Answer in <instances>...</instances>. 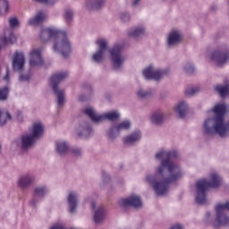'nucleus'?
<instances>
[{
  "label": "nucleus",
  "mask_w": 229,
  "mask_h": 229,
  "mask_svg": "<svg viewBox=\"0 0 229 229\" xmlns=\"http://www.w3.org/2000/svg\"><path fill=\"white\" fill-rule=\"evenodd\" d=\"M178 152L176 150L172 151H160L156 154V158L160 160L164 158L161 165L157 169V174L155 175L147 176V182L152 185L155 192L158 196H164L167 192L169 184L172 182H176L179 178H182V170L180 165L171 160V158H176Z\"/></svg>",
  "instance_id": "obj_1"
},
{
  "label": "nucleus",
  "mask_w": 229,
  "mask_h": 229,
  "mask_svg": "<svg viewBox=\"0 0 229 229\" xmlns=\"http://www.w3.org/2000/svg\"><path fill=\"white\" fill-rule=\"evenodd\" d=\"M39 38L42 42L52 40L55 43L54 51H58L64 58H67L72 53L71 42L67 38V33L64 30H43L39 34Z\"/></svg>",
  "instance_id": "obj_2"
},
{
  "label": "nucleus",
  "mask_w": 229,
  "mask_h": 229,
  "mask_svg": "<svg viewBox=\"0 0 229 229\" xmlns=\"http://www.w3.org/2000/svg\"><path fill=\"white\" fill-rule=\"evenodd\" d=\"M221 183H223V179H221V176L216 173L210 174L209 182H208L207 179L198 181L196 182V203H198V205H205V203H207V191H208V189H217V187H221Z\"/></svg>",
  "instance_id": "obj_3"
},
{
  "label": "nucleus",
  "mask_w": 229,
  "mask_h": 229,
  "mask_svg": "<svg viewBox=\"0 0 229 229\" xmlns=\"http://www.w3.org/2000/svg\"><path fill=\"white\" fill-rule=\"evenodd\" d=\"M68 77L69 72H63L57 74H53L50 78V83H52L54 94L57 96L58 106H64V103L65 102V92L62 89H58V85H60V81H64V80Z\"/></svg>",
  "instance_id": "obj_4"
},
{
  "label": "nucleus",
  "mask_w": 229,
  "mask_h": 229,
  "mask_svg": "<svg viewBox=\"0 0 229 229\" xmlns=\"http://www.w3.org/2000/svg\"><path fill=\"white\" fill-rule=\"evenodd\" d=\"M13 71H18L20 73V81H30V74L22 73V69L24 68V64L26 63V58H24V54L22 52L16 51L13 55Z\"/></svg>",
  "instance_id": "obj_5"
},
{
  "label": "nucleus",
  "mask_w": 229,
  "mask_h": 229,
  "mask_svg": "<svg viewBox=\"0 0 229 229\" xmlns=\"http://www.w3.org/2000/svg\"><path fill=\"white\" fill-rule=\"evenodd\" d=\"M84 114H87L93 123H101V121H105V119H107V121H115V119H119V113L115 111L106 113L104 114H97L92 107H88L84 110Z\"/></svg>",
  "instance_id": "obj_6"
},
{
  "label": "nucleus",
  "mask_w": 229,
  "mask_h": 229,
  "mask_svg": "<svg viewBox=\"0 0 229 229\" xmlns=\"http://www.w3.org/2000/svg\"><path fill=\"white\" fill-rule=\"evenodd\" d=\"M225 210H229V201L225 204H217L216 206V217L214 222L215 228H220V226H225L228 225L229 218L225 213Z\"/></svg>",
  "instance_id": "obj_7"
},
{
  "label": "nucleus",
  "mask_w": 229,
  "mask_h": 229,
  "mask_svg": "<svg viewBox=\"0 0 229 229\" xmlns=\"http://www.w3.org/2000/svg\"><path fill=\"white\" fill-rule=\"evenodd\" d=\"M124 46L121 44L114 45L112 49H110L111 60L113 62V67L115 69H120L121 65L124 63V56H123V49Z\"/></svg>",
  "instance_id": "obj_8"
},
{
  "label": "nucleus",
  "mask_w": 229,
  "mask_h": 229,
  "mask_svg": "<svg viewBox=\"0 0 229 229\" xmlns=\"http://www.w3.org/2000/svg\"><path fill=\"white\" fill-rule=\"evenodd\" d=\"M118 204L122 208H128V207H133V208H142V199L140 197L131 195L128 199H122L118 201Z\"/></svg>",
  "instance_id": "obj_9"
},
{
  "label": "nucleus",
  "mask_w": 229,
  "mask_h": 229,
  "mask_svg": "<svg viewBox=\"0 0 229 229\" xmlns=\"http://www.w3.org/2000/svg\"><path fill=\"white\" fill-rule=\"evenodd\" d=\"M44 135V124L41 122L34 123L32 126V132L30 135V148L35 146V143L40 137Z\"/></svg>",
  "instance_id": "obj_10"
},
{
  "label": "nucleus",
  "mask_w": 229,
  "mask_h": 229,
  "mask_svg": "<svg viewBox=\"0 0 229 229\" xmlns=\"http://www.w3.org/2000/svg\"><path fill=\"white\" fill-rule=\"evenodd\" d=\"M96 44L99 46V50L93 55L92 58L97 64H101L105 60V51L108 49V42L106 39H98Z\"/></svg>",
  "instance_id": "obj_11"
},
{
  "label": "nucleus",
  "mask_w": 229,
  "mask_h": 229,
  "mask_svg": "<svg viewBox=\"0 0 229 229\" xmlns=\"http://www.w3.org/2000/svg\"><path fill=\"white\" fill-rule=\"evenodd\" d=\"M17 42V36L13 33V30H5L2 36H0V50L6 47V46H12Z\"/></svg>",
  "instance_id": "obj_12"
},
{
  "label": "nucleus",
  "mask_w": 229,
  "mask_h": 229,
  "mask_svg": "<svg viewBox=\"0 0 229 229\" xmlns=\"http://www.w3.org/2000/svg\"><path fill=\"white\" fill-rule=\"evenodd\" d=\"M30 56V67H40V65H44V58L42 57V50L40 48L33 49Z\"/></svg>",
  "instance_id": "obj_13"
},
{
  "label": "nucleus",
  "mask_w": 229,
  "mask_h": 229,
  "mask_svg": "<svg viewBox=\"0 0 229 229\" xmlns=\"http://www.w3.org/2000/svg\"><path fill=\"white\" fill-rule=\"evenodd\" d=\"M165 74H167V71H155L153 66H148L143 71V76L146 80H156V81Z\"/></svg>",
  "instance_id": "obj_14"
},
{
  "label": "nucleus",
  "mask_w": 229,
  "mask_h": 229,
  "mask_svg": "<svg viewBox=\"0 0 229 229\" xmlns=\"http://www.w3.org/2000/svg\"><path fill=\"white\" fill-rule=\"evenodd\" d=\"M131 126V123H130V121L122 122L116 127H113L109 130V131H108L109 139L114 140V139H115V136L119 135V133L122 131V130H130Z\"/></svg>",
  "instance_id": "obj_15"
},
{
  "label": "nucleus",
  "mask_w": 229,
  "mask_h": 229,
  "mask_svg": "<svg viewBox=\"0 0 229 229\" xmlns=\"http://www.w3.org/2000/svg\"><path fill=\"white\" fill-rule=\"evenodd\" d=\"M211 60H214L217 64L218 67H221V65H224V64H226V62H228L229 51H215L211 55Z\"/></svg>",
  "instance_id": "obj_16"
},
{
  "label": "nucleus",
  "mask_w": 229,
  "mask_h": 229,
  "mask_svg": "<svg viewBox=\"0 0 229 229\" xmlns=\"http://www.w3.org/2000/svg\"><path fill=\"white\" fill-rule=\"evenodd\" d=\"M183 40V37L180 35L178 32H171L167 38V44L169 47H173V46H176V44H180Z\"/></svg>",
  "instance_id": "obj_17"
},
{
  "label": "nucleus",
  "mask_w": 229,
  "mask_h": 229,
  "mask_svg": "<svg viewBox=\"0 0 229 229\" xmlns=\"http://www.w3.org/2000/svg\"><path fill=\"white\" fill-rule=\"evenodd\" d=\"M11 8L10 0H0V17H6Z\"/></svg>",
  "instance_id": "obj_18"
},
{
  "label": "nucleus",
  "mask_w": 229,
  "mask_h": 229,
  "mask_svg": "<svg viewBox=\"0 0 229 229\" xmlns=\"http://www.w3.org/2000/svg\"><path fill=\"white\" fill-rule=\"evenodd\" d=\"M174 110L177 114H179V117H181V119H183V117H185V114H187V110H189V106H187V103L185 102H181L174 108Z\"/></svg>",
  "instance_id": "obj_19"
},
{
  "label": "nucleus",
  "mask_w": 229,
  "mask_h": 229,
  "mask_svg": "<svg viewBox=\"0 0 229 229\" xmlns=\"http://www.w3.org/2000/svg\"><path fill=\"white\" fill-rule=\"evenodd\" d=\"M140 131H137L132 132L130 136L124 138V144H133V142H137V140H140Z\"/></svg>",
  "instance_id": "obj_20"
},
{
  "label": "nucleus",
  "mask_w": 229,
  "mask_h": 229,
  "mask_svg": "<svg viewBox=\"0 0 229 229\" xmlns=\"http://www.w3.org/2000/svg\"><path fill=\"white\" fill-rule=\"evenodd\" d=\"M21 151H26L30 148V134L21 136L20 142L17 143Z\"/></svg>",
  "instance_id": "obj_21"
},
{
  "label": "nucleus",
  "mask_w": 229,
  "mask_h": 229,
  "mask_svg": "<svg viewBox=\"0 0 229 229\" xmlns=\"http://www.w3.org/2000/svg\"><path fill=\"white\" fill-rule=\"evenodd\" d=\"M76 198L77 196L74 192H71L68 196V203L70 205L71 214H73V212L76 210V207H77Z\"/></svg>",
  "instance_id": "obj_22"
},
{
  "label": "nucleus",
  "mask_w": 229,
  "mask_h": 229,
  "mask_svg": "<svg viewBox=\"0 0 229 229\" xmlns=\"http://www.w3.org/2000/svg\"><path fill=\"white\" fill-rule=\"evenodd\" d=\"M56 149L58 154L63 157V155H65L67 151H69V145L64 141L57 142L56 144Z\"/></svg>",
  "instance_id": "obj_23"
},
{
  "label": "nucleus",
  "mask_w": 229,
  "mask_h": 229,
  "mask_svg": "<svg viewBox=\"0 0 229 229\" xmlns=\"http://www.w3.org/2000/svg\"><path fill=\"white\" fill-rule=\"evenodd\" d=\"M46 13L42 11L38 12V14L30 21V24H40L46 21Z\"/></svg>",
  "instance_id": "obj_24"
},
{
  "label": "nucleus",
  "mask_w": 229,
  "mask_h": 229,
  "mask_svg": "<svg viewBox=\"0 0 229 229\" xmlns=\"http://www.w3.org/2000/svg\"><path fill=\"white\" fill-rule=\"evenodd\" d=\"M8 25L12 30H17L21 28V20L15 16H12L8 19Z\"/></svg>",
  "instance_id": "obj_25"
},
{
  "label": "nucleus",
  "mask_w": 229,
  "mask_h": 229,
  "mask_svg": "<svg viewBox=\"0 0 229 229\" xmlns=\"http://www.w3.org/2000/svg\"><path fill=\"white\" fill-rule=\"evenodd\" d=\"M30 185V174L21 175L18 181L20 189H26Z\"/></svg>",
  "instance_id": "obj_26"
},
{
  "label": "nucleus",
  "mask_w": 229,
  "mask_h": 229,
  "mask_svg": "<svg viewBox=\"0 0 229 229\" xmlns=\"http://www.w3.org/2000/svg\"><path fill=\"white\" fill-rule=\"evenodd\" d=\"M105 219V208L99 207L95 212L94 221L95 223H101Z\"/></svg>",
  "instance_id": "obj_27"
},
{
  "label": "nucleus",
  "mask_w": 229,
  "mask_h": 229,
  "mask_svg": "<svg viewBox=\"0 0 229 229\" xmlns=\"http://www.w3.org/2000/svg\"><path fill=\"white\" fill-rule=\"evenodd\" d=\"M215 90H216V92H218V94L221 96V98H226V95L228 94L229 87L223 86V85H217V86H216Z\"/></svg>",
  "instance_id": "obj_28"
},
{
  "label": "nucleus",
  "mask_w": 229,
  "mask_h": 229,
  "mask_svg": "<svg viewBox=\"0 0 229 229\" xmlns=\"http://www.w3.org/2000/svg\"><path fill=\"white\" fill-rule=\"evenodd\" d=\"M153 124H162L164 123V114L160 113H155L151 117Z\"/></svg>",
  "instance_id": "obj_29"
},
{
  "label": "nucleus",
  "mask_w": 229,
  "mask_h": 229,
  "mask_svg": "<svg viewBox=\"0 0 229 229\" xmlns=\"http://www.w3.org/2000/svg\"><path fill=\"white\" fill-rule=\"evenodd\" d=\"M11 119H12V115H10V113L6 111L5 112L0 111V126L6 124V122L10 121Z\"/></svg>",
  "instance_id": "obj_30"
},
{
  "label": "nucleus",
  "mask_w": 229,
  "mask_h": 229,
  "mask_svg": "<svg viewBox=\"0 0 229 229\" xmlns=\"http://www.w3.org/2000/svg\"><path fill=\"white\" fill-rule=\"evenodd\" d=\"M10 89L8 87H4L0 89V101H4L6 98H8V92Z\"/></svg>",
  "instance_id": "obj_31"
},
{
  "label": "nucleus",
  "mask_w": 229,
  "mask_h": 229,
  "mask_svg": "<svg viewBox=\"0 0 229 229\" xmlns=\"http://www.w3.org/2000/svg\"><path fill=\"white\" fill-rule=\"evenodd\" d=\"M199 89L198 88H188L185 90L186 96H194V94H198Z\"/></svg>",
  "instance_id": "obj_32"
},
{
  "label": "nucleus",
  "mask_w": 229,
  "mask_h": 229,
  "mask_svg": "<svg viewBox=\"0 0 229 229\" xmlns=\"http://www.w3.org/2000/svg\"><path fill=\"white\" fill-rule=\"evenodd\" d=\"M36 196H44V194H46V192H47V189H46L45 187H40V188H36L34 191Z\"/></svg>",
  "instance_id": "obj_33"
},
{
  "label": "nucleus",
  "mask_w": 229,
  "mask_h": 229,
  "mask_svg": "<svg viewBox=\"0 0 229 229\" xmlns=\"http://www.w3.org/2000/svg\"><path fill=\"white\" fill-rule=\"evenodd\" d=\"M73 15H74V13H72V11L66 10L64 13V19L66 22H71V21H72Z\"/></svg>",
  "instance_id": "obj_34"
},
{
  "label": "nucleus",
  "mask_w": 229,
  "mask_h": 229,
  "mask_svg": "<svg viewBox=\"0 0 229 229\" xmlns=\"http://www.w3.org/2000/svg\"><path fill=\"white\" fill-rule=\"evenodd\" d=\"M103 4H105V0H97L94 4H93V8L95 10H99V8H101L103 6Z\"/></svg>",
  "instance_id": "obj_35"
},
{
  "label": "nucleus",
  "mask_w": 229,
  "mask_h": 229,
  "mask_svg": "<svg viewBox=\"0 0 229 229\" xmlns=\"http://www.w3.org/2000/svg\"><path fill=\"white\" fill-rule=\"evenodd\" d=\"M195 70H196V68H194V66L192 64H191L190 63H188L184 66L185 72H188L189 74H191V72H194Z\"/></svg>",
  "instance_id": "obj_36"
},
{
  "label": "nucleus",
  "mask_w": 229,
  "mask_h": 229,
  "mask_svg": "<svg viewBox=\"0 0 229 229\" xmlns=\"http://www.w3.org/2000/svg\"><path fill=\"white\" fill-rule=\"evenodd\" d=\"M137 94L138 97H140L141 99H143L144 98H149V96L151 95V93L146 92L142 89H140Z\"/></svg>",
  "instance_id": "obj_37"
},
{
  "label": "nucleus",
  "mask_w": 229,
  "mask_h": 229,
  "mask_svg": "<svg viewBox=\"0 0 229 229\" xmlns=\"http://www.w3.org/2000/svg\"><path fill=\"white\" fill-rule=\"evenodd\" d=\"M120 19L123 21L126 22V21H130V14L126 13H123L120 16Z\"/></svg>",
  "instance_id": "obj_38"
},
{
  "label": "nucleus",
  "mask_w": 229,
  "mask_h": 229,
  "mask_svg": "<svg viewBox=\"0 0 229 229\" xmlns=\"http://www.w3.org/2000/svg\"><path fill=\"white\" fill-rule=\"evenodd\" d=\"M144 33L142 30H135L131 32L132 37H139V35Z\"/></svg>",
  "instance_id": "obj_39"
},
{
  "label": "nucleus",
  "mask_w": 229,
  "mask_h": 229,
  "mask_svg": "<svg viewBox=\"0 0 229 229\" xmlns=\"http://www.w3.org/2000/svg\"><path fill=\"white\" fill-rule=\"evenodd\" d=\"M38 3H41L42 4H53L51 0H36Z\"/></svg>",
  "instance_id": "obj_40"
},
{
  "label": "nucleus",
  "mask_w": 229,
  "mask_h": 229,
  "mask_svg": "<svg viewBox=\"0 0 229 229\" xmlns=\"http://www.w3.org/2000/svg\"><path fill=\"white\" fill-rule=\"evenodd\" d=\"M72 153L75 157H78V155H81V150L80 148H75L72 150Z\"/></svg>",
  "instance_id": "obj_41"
},
{
  "label": "nucleus",
  "mask_w": 229,
  "mask_h": 229,
  "mask_svg": "<svg viewBox=\"0 0 229 229\" xmlns=\"http://www.w3.org/2000/svg\"><path fill=\"white\" fill-rule=\"evenodd\" d=\"M84 131H86V133H89V135H90V133H92V127H90V125H88L86 129H84Z\"/></svg>",
  "instance_id": "obj_42"
},
{
  "label": "nucleus",
  "mask_w": 229,
  "mask_h": 229,
  "mask_svg": "<svg viewBox=\"0 0 229 229\" xmlns=\"http://www.w3.org/2000/svg\"><path fill=\"white\" fill-rule=\"evenodd\" d=\"M5 81H8L10 80V71L6 70V75L4 77Z\"/></svg>",
  "instance_id": "obj_43"
},
{
  "label": "nucleus",
  "mask_w": 229,
  "mask_h": 229,
  "mask_svg": "<svg viewBox=\"0 0 229 229\" xmlns=\"http://www.w3.org/2000/svg\"><path fill=\"white\" fill-rule=\"evenodd\" d=\"M50 229H64V227L60 226V225H55Z\"/></svg>",
  "instance_id": "obj_44"
},
{
  "label": "nucleus",
  "mask_w": 229,
  "mask_h": 229,
  "mask_svg": "<svg viewBox=\"0 0 229 229\" xmlns=\"http://www.w3.org/2000/svg\"><path fill=\"white\" fill-rule=\"evenodd\" d=\"M21 113H18V114H17V120H18V121H21Z\"/></svg>",
  "instance_id": "obj_45"
},
{
  "label": "nucleus",
  "mask_w": 229,
  "mask_h": 229,
  "mask_svg": "<svg viewBox=\"0 0 229 229\" xmlns=\"http://www.w3.org/2000/svg\"><path fill=\"white\" fill-rule=\"evenodd\" d=\"M140 2V0H135L133 3L134 6H137V4H139Z\"/></svg>",
  "instance_id": "obj_46"
},
{
  "label": "nucleus",
  "mask_w": 229,
  "mask_h": 229,
  "mask_svg": "<svg viewBox=\"0 0 229 229\" xmlns=\"http://www.w3.org/2000/svg\"><path fill=\"white\" fill-rule=\"evenodd\" d=\"M91 207H92V208L94 210L96 208V202H92Z\"/></svg>",
  "instance_id": "obj_47"
},
{
  "label": "nucleus",
  "mask_w": 229,
  "mask_h": 229,
  "mask_svg": "<svg viewBox=\"0 0 229 229\" xmlns=\"http://www.w3.org/2000/svg\"><path fill=\"white\" fill-rule=\"evenodd\" d=\"M79 137H81V133H79Z\"/></svg>",
  "instance_id": "obj_48"
},
{
  "label": "nucleus",
  "mask_w": 229,
  "mask_h": 229,
  "mask_svg": "<svg viewBox=\"0 0 229 229\" xmlns=\"http://www.w3.org/2000/svg\"><path fill=\"white\" fill-rule=\"evenodd\" d=\"M103 176H105V174H103Z\"/></svg>",
  "instance_id": "obj_49"
}]
</instances>
